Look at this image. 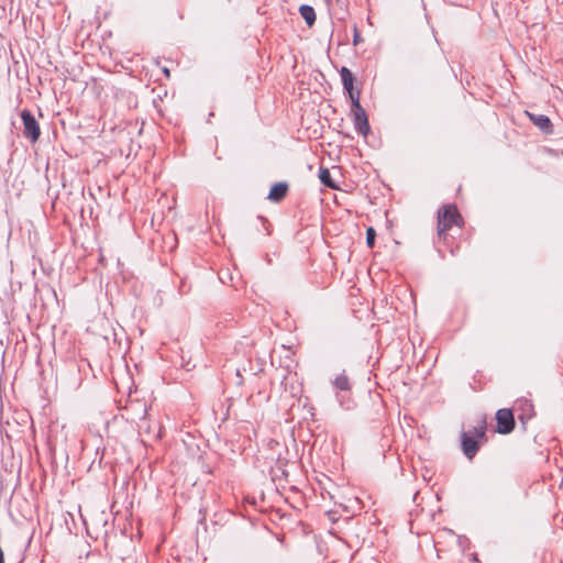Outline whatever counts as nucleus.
Here are the masks:
<instances>
[{
    "mask_svg": "<svg viewBox=\"0 0 563 563\" xmlns=\"http://www.w3.org/2000/svg\"><path fill=\"white\" fill-rule=\"evenodd\" d=\"M463 218L455 205L442 206L438 211V238L439 241L446 243L448 232L454 227L462 228Z\"/></svg>",
    "mask_w": 563,
    "mask_h": 563,
    "instance_id": "1",
    "label": "nucleus"
},
{
    "mask_svg": "<svg viewBox=\"0 0 563 563\" xmlns=\"http://www.w3.org/2000/svg\"><path fill=\"white\" fill-rule=\"evenodd\" d=\"M486 423L479 421L477 426L461 433V445L464 455L472 460L479 450L478 441L485 437Z\"/></svg>",
    "mask_w": 563,
    "mask_h": 563,
    "instance_id": "2",
    "label": "nucleus"
},
{
    "mask_svg": "<svg viewBox=\"0 0 563 563\" xmlns=\"http://www.w3.org/2000/svg\"><path fill=\"white\" fill-rule=\"evenodd\" d=\"M21 118L24 126V136L30 139L32 142L37 141L41 134V130L34 115L29 110H23Z\"/></svg>",
    "mask_w": 563,
    "mask_h": 563,
    "instance_id": "3",
    "label": "nucleus"
},
{
    "mask_svg": "<svg viewBox=\"0 0 563 563\" xmlns=\"http://www.w3.org/2000/svg\"><path fill=\"white\" fill-rule=\"evenodd\" d=\"M497 432L501 434L510 433L515 428V418L510 409H499L496 412Z\"/></svg>",
    "mask_w": 563,
    "mask_h": 563,
    "instance_id": "4",
    "label": "nucleus"
},
{
    "mask_svg": "<svg viewBox=\"0 0 563 563\" xmlns=\"http://www.w3.org/2000/svg\"><path fill=\"white\" fill-rule=\"evenodd\" d=\"M352 114L355 130L361 135L366 136L369 133V123L364 108L357 104V109L352 110Z\"/></svg>",
    "mask_w": 563,
    "mask_h": 563,
    "instance_id": "5",
    "label": "nucleus"
},
{
    "mask_svg": "<svg viewBox=\"0 0 563 563\" xmlns=\"http://www.w3.org/2000/svg\"><path fill=\"white\" fill-rule=\"evenodd\" d=\"M288 191V185L286 183H276L269 190L267 199L273 202L282 201Z\"/></svg>",
    "mask_w": 563,
    "mask_h": 563,
    "instance_id": "6",
    "label": "nucleus"
},
{
    "mask_svg": "<svg viewBox=\"0 0 563 563\" xmlns=\"http://www.w3.org/2000/svg\"><path fill=\"white\" fill-rule=\"evenodd\" d=\"M530 120L536 126H538L544 133H552L551 120L544 114H531L528 113Z\"/></svg>",
    "mask_w": 563,
    "mask_h": 563,
    "instance_id": "7",
    "label": "nucleus"
},
{
    "mask_svg": "<svg viewBox=\"0 0 563 563\" xmlns=\"http://www.w3.org/2000/svg\"><path fill=\"white\" fill-rule=\"evenodd\" d=\"M299 13L307 23L309 27H311L316 23V11L311 5L302 4L299 7Z\"/></svg>",
    "mask_w": 563,
    "mask_h": 563,
    "instance_id": "8",
    "label": "nucleus"
},
{
    "mask_svg": "<svg viewBox=\"0 0 563 563\" xmlns=\"http://www.w3.org/2000/svg\"><path fill=\"white\" fill-rule=\"evenodd\" d=\"M340 76H341V80H342V85L344 87L345 90H351L353 88V82H354V76L352 74V71L343 66L341 69H340Z\"/></svg>",
    "mask_w": 563,
    "mask_h": 563,
    "instance_id": "9",
    "label": "nucleus"
},
{
    "mask_svg": "<svg viewBox=\"0 0 563 563\" xmlns=\"http://www.w3.org/2000/svg\"><path fill=\"white\" fill-rule=\"evenodd\" d=\"M319 178H320V181L331 188V189H336L338 186L334 184V181L332 180V177H331V173L328 168L325 167H320L319 169Z\"/></svg>",
    "mask_w": 563,
    "mask_h": 563,
    "instance_id": "10",
    "label": "nucleus"
},
{
    "mask_svg": "<svg viewBox=\"0 0 563 563\" xmlns=\"http://www.w3.org/2000/svg\"><path fill=\"white\" fill-rule=\"evenodd\" d=\"M333 384L335 388L340 390H349L351 388L350 379L345 374L339 375Z\"/></svg>",
    "mask_w": 563,
    "mask_h": 563,
    "instance_id": "11",
    "label": "nucleus"
},
{
    "mask_svg": "<svg viewBox=\"0 0 563 563\" xmlns=\"http://www.w3.org/2000/svg\"><path fill=\"white\" fill-rule=\"evenodd\" d=\"M145 416H146V406L143 405V417H142L141 423L139 424V430H140V433L145 432V433L150 434L152 431L151 424L146 420Z\"/></svg>",
    "mask_w": 563,
    "mask_h": 563,
    "instance_id": "12",
    "label": "nucleus"
},
{
    "mask_svg": "<svg viewBox=\"0 0 563 563\" xmlns=\"http://www.w3.org/2000/svg\"><path fill=\"white\" fill-rule=\"evenodd\" d=\"M346 91L352 101V110H356L357 104H361L360 103V91L358 90L355 91L354 88H352L351 90H346Z\"/></svg>",
    "mask_w": 563,
    "mask_h": 563,
    "instance_id": "13",
    "label": "nucleus"
},
{
    "mask_svg": "<svg viewBox=\"0 0 563 563\" xmlns=\"http://www.w3.org/2000/svg\"><path fill=\"white\" fill-rule=\"evenodd\" d=\"M376 231L374 228L368 227L366 230V243L368 247H373L375 244Z\"/></svg>",
    "mask_w": 563,
    "mask_h": 563,
    "instance_id": "14",
    "label": "nucleus"
},
{
    "mask_svg": "<svg viewBox=\"0 0 563 563\" xmlns=\"http://www.w3.org/2000/svg\"><path fill=\"white\" fill-rule=\"evenodd\" d=\"M362 42H363V37L361 36L356 24H354V26H353V44L356 46Z\"/></svg>",
    "mask_w": 563,
    "mask_h": 563,
    "instance_id": "15",
    "label": "nucleus"
},
{
    "mask_svg": "<svg viewBox=\"0 0 563 563\" xmlns=\"http://www.w3.org/2000/svg\"><path fill=\"white\" fill-rule=\"evenodd\" d=\"M268 446L272 450H274L275 448H280V449H284L286 451V453L288 452L287 449L284 445H282L277 440H273V439L269 440L268 441Z\"/></svg>",
    "mask_w": 563,
    "mask_h": 563,
    "instance_id": "16",
    "label": "nucleus"
},
{
    "mask_svg": "<svg viewBox=\"0 0 563 563\" xmlns=\"http://www.w3.org/2000/svg\"><path fill=\"white\" fill-rule=\"evenodd\" d=\"M276 460L277 462L280 464V465H285L287 463V460L285 457L282 456V453L278 452L277 456H276Z\"/></svg>",
    "mask_w": 563,
    "mask_h": 563,
    "instance_id": "17",
    "label": "nucleus"
},
{
    "mask_svg": "<svg viewBox=\"0 0 563 563\" xmlns=\"http://www.w3.org/2000/svg\"><path fill=\"white\" fill-rule=\"evenodd\" d=\"M157 428H158V431H157V433L154 435V439H156V440H158V439H161V438H162V427H161V426H157Z\"/></svg>",
    "mask_w": 563,
    "mask_h": 563,
    "instance_id": "18",
    "label": "nucleus"
},
{
    "mask_svg": "<svg viewBox=\"0 0 563 563\" xmlns=\"http://www.w3.org/2000/svg\"><path fill=\"white\" fill-rule=\"evenodd\" d=\"M164 74L168 77L169 76V70L167 68H164Z\"/></svg>",
    "mask_w": 563,
    "mask_h": 563,
    "instance_id": "19",
    "label": "nucleus"
}]
</instances>
